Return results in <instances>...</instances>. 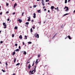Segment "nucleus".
Here are the masks:
<instances>
[{
	"label": "nucleus",
	"instance_id": "a211bd4d",
	"mask_svg": "<svg viewBox=\"0 0 75 75\" xmlns=\"http://www.w3.org/2000/svg\"><path fill=\"white\" fill-rule=\"evenodd\" d=\"M25 24L26 25H28V24H29V22H26V23H25Z\"/></svg>",
	"mask_w": 75,
	"mask_h": 75
},
{
	"label": "nucleus",
	"instance_id": "412c9836",
	"mask_svg": "<svg viewBox=\"0 0 75 75\" xmlns=\"http://www.w3.org/2000/svg\"><path fill=\"white\" fill-rule=\"evenodd\" d=\"M5 64L6 65V67H7V65H8V64H7V62H6L5 63Z\"/></svg>",
	"mask_w": 75,
	"mask_h": 75
},
{
	"label": "nucleus",
	"instance_id": "a19ab883",
	"mask_svg": "<svg viewBox=\"0 0 75 75\" xmlns=\"http://www.w3.org/2000/svg\"><path fill=\"white\" fill-rule=\"evenodd\" d=\"M8 12H9L8 11H7L6 12V14H8Z\"/></svg>",
	"mask_w": 75,
	"mask_h": 75
},
{
	"label": "nucleus",
	"instance_id": "ddd939ff",
	"mask_svg": "<svg viewBox=\"0 0 75 75\" xmlns=\"http://www.w3.org/2000/svg\"><path fill=\"white\" fill-rule=\"evenodd\" d=\"M31 19V18L30 17V16H29V19H28L27 20V21H30V19Z\"/></svg>",
	"mask_w": 75,
	"mask_h": 75
},
{
	"label": "nucleus",
	"instance_id": "393cba45",
	"mask_svg": "<svg viewBox=\"0 0 75 75\" xmlns=\"http://www.w3.org/2000/svg\"><path fill=\"white\" fill-rule=\"evenodd\" d=\"M28 44H31V43H32V42H28Z\"/></svg>",
	"mask_w": 75,
	"mask_h": 75
},
{
	"label": "nucleus",
	"instance_id": "423d86ee",
	"mask_svg": "<svg viewBox=\"0 0 75 75\" xmlns=\"http://www.w3.org/2000/svg\"><path fill=\"white\" fill-rule=\"evenodd\" d=\"M66 10H65V11H68V10H69V8H68V7H67L66 8Z\"/></svg>",
	"mask_w": 75,
	"mask_h": 75
},
{
	"label": "nucleus",
	"instance_id": "4be33fe9",
	"mask_svg": "<svg viewBox=\"0 0 75 75\" xmlns=\"http://www.w3.org/2000/svg\"><path fill=\"white\" fill-rule=\"evenodd\" d=\"M16 59H17L16 58H15L14 59V62H16Z\"/></svg>",
	"mask_w": 75,
	"mask_h": 75
},
{
	"label": "nucleus",
	"instance_id": "4468645a",
	"mask_svg": "<svg viewBox=\"0 0 75 75\" xmlns=\"http://www.w3.org/2000/svg\"><path fill=\"white\" fill-rule=\"evenodd\" d=\"M19 38L20 39H22V36L21 35H20V36H19Z\"/></svg>",
	"mask_w": 75,
	"mask_h": 75
},
{
	"label": "nucleus",
	"instance_id": "e433bc0d",
	"mask_svg": "<svg viewBox=\"0 0 75 75\" xmlns=\"http://www.w3.org/2000/svg\"><path fill=\"white\" fill-rule=\"evenodd\" d=\"M6 6H8V4L6 3Z\"/></svg>",
	"mask_w": 75,
	"mask_h": 75
},
{
	"label": "nucleus",
	"instance_id": "a878e982",
	"mask_svg": "<svg viewBox=\"0 0 75 75\" xmlns=\"http://www.w3.org/2000/svg\"><path fill=\"white\" fill-rule=\"evenodd\" d=\"M32 32H33V29H32V28H31L30 29V32L32 33Z\"/></svg>",
	"mask_w": 75,
	"mask_h": 75
},
{
	"label": "nucleus",
	"instance_id": "774afa93",
	"mask_svg": "<svg viewBox=\"0 0 75 75\" xmlns=\"http://www.w3.org/2000/svg\"><path fill=\"white\" fill-rule=\"evenodd\" d=\"M48 4H50V3H48Z\"/></svg>",
	"mask_w": 75,
	"mask_h": 75
},
{
	"label": "nucleus",
	"instance_id": "6ab92c4d",
	"mask_svg": "<svg viewBox=\"0 0 75 75\" xmlns=\"http://www.w3.org/2000/svg\"><path fill=\"white\" fill-rule=\"evenodd\" d=\"M34 63H35V61H33V64H32V67H33V66H34Z\"/></svg>",
	"mask_w": 75,
	"mask_h": 75
},
{
	"label": "nucleus",
	"instance_id": "c9c22d12",
	"mask_svg": "<svg viewBox=\"0 0 75 75\" xmlns=\"http://www.w3.org/2000/svg\"><path fill=\"white\" fill-rule=\"evenodd\" d=\"M16 14V13L14 12V13H12V14H13V15H14V14Z\"/></svg>",
	"mask_w": 75,
	"mask_h": 75
},
{
	"label": "nucleus",
	"instance_id": "6e6d98bb",
	"mask_svg": "<svg viewBox=\"0 0 75 75\" xmlns=\"http://www.w3.org/2000/svg\"><path fill=\"white\" fill-rule=\"evenodd\" d=\"M41 0H37V1H40Z\"/></svg>",
	"mask_w": 75,
	"mask_h": 75
},
{
	"label": "nucleus",
	"instance_id": "9b49d317",
	"mask_svg": "<svg viewBox=\"0 0 75 75\" xmlns=\"http://www.w3.org/2000/svg\"><path fill=\"white\" fill-rule=\"evenodd\" d=\"M67 37H68L69 39V40H71V36H68Z\"/></svg>",
	"mask_w": 75,
	"mask_h": 75
},
{
	"label": "nucleus",
	"instance_id": "c03bdc74",
	"mask_svg": "<svg viewBox=\"0 0 75 75\" xmlns=\"http://www.w3.org/2000/svg\"><path fill=\"white\" fill-rule=\"evenodd\" d=\"M67 7V6H65L64 8V9H65V8H66Z\"/></svg>",
	"mask_w": 75,
	"mask_h": 75
},
{
	"label": "nucleus",
	"instance_id": "bf43d9fd",
	"mask_svg": "<svg viewBox=\"0 0 75 75\" xmlns=\"http://www.w3.org/2000/svg\"><path fill=\"white\" fill-rule=\"evenodd\" d=\"M50 11V10H48V12L49 13Z\"/></svg>",
	"mask_w": 75,
	"mask_h": 75
},
{
	"label": "nucleus",
	"instance_id": "69168bd1",
	"mask_svg": "<svg viewBox=\"0 0 75 75\" xmlns=\"http://www.w3.org/2000/svg\"><path fill=\"white\" fill-rule=\"evenodd\" d=\"M1 33V31H0V33Z\"/></svg>",
	"mask_w": 75,
	"mask_h": 75
},
{
	"label": "nucleus",
	"instance_id": "4d7b16f0",
	"mask_svg": "<svg viewBox=\"0 0 75 75\" xmlns=\"http://www.w3.org/2000/svg\"><path fill=\"white\" fill-rule=\"evenodd\" d=\"M46 10H47V9H45L44 11H45Z\"/></svg>",
	"mask_w": 75,
	"mask_h": 75
},
{
	"label": "nucleus",
	"instance_id": "052dcab7",
	"mask_svg": "<svg viewBox=\"0 0 75 75\" xmlns=\"http://www.w3.org/2000/svg\"><path fill=\"white\" fill-rule=\"evenodd\" d=\"M57 11H59V9H58V8L57 9Z\"/></svg>",
	"mask_w": 75,
	"mask_h": 75
},
{
	"label": "nucleus",
	"instance_id": "c85d7f7f",
	"mask_svg": "<svg viewBox=\"0 0 75 75\" xmlns=\"http://www.w3.org/2000/svg\"><path fill=\"white\" fill-rule=\"evenodd\" d=\"M37 7V5H34L33 7V8H35Z\"/></svg>",
	"mask_w": 75,
	"mask_h": 75
},
{
	"label": "nucleus",
	"instance_id": "4c0bfd02",
	"mask_svg": "<svg viewBox=\"0 0 75 75\" xmlns=\"http://www.w3.org/2000/svg\"><path fill=\"white\" fill-rule=\"evenodd\" d=\"M49 0H46V2H48V1H49Z\"/></svg>",
	"mask_w": 75,
	"mask_h": 75
},
{
	"label": "nucleus",
	"instance_id": "20e7f679",
	"mask_svg": "<svg viewBox=\"0 0 75 75\" xmlns=\"http://www.w3.org/2000/svg\"><path fill=\"white\" fill-rule=\"evenodd\" d=\"M18 21L20 23H21L22 22V20L20 19H19V18L18 19Z\"/></svg>",
	"mask_w": 75,
	"mask_h": 75
},
{
	"label": "nucleus",
	"instance_id": "b1692460",
	"mask_svg": "<svg viewBox=\"0 0 75 75\" xmlns=\"http://www.w3.org/2000/svg\"><path fill=\"white\" fill-rule=\"evenodd\" d=\"M68 14L69 13H66L65 14H64L63 16H67V15H68Z\"/></svg>",
	"mask_w": 75,
	"mask_h": 75
},
{
	"label": "nucleus",
	"instance_id": "49530a36",
	"mask_svg": "<svg viewBox=\"0 0 75 75\" xmlns=\"http://www.w3.org/2000/svg\"><path fill=\"white\" fill-rule=\"evenodd\" d=\"M67 38H68V37H66V38H65V39H67Z\"/></svg>",
	"mask_w": 75,
	"mask_h": 75
},
{
	"label": "nucleus",
	"instance_id": "680f3d73",
	"mask_svg": "<svg viewBox=\"0 0 75 75\" xmlns=\"http://www.w3.org/2000/svg\"><path fill=\"white\" fill-rule=\"evenodd\" d=\"M38 23H41V22L40 21L39 22H38Z\"/></svg>",
	"mask_w": 75,
	"mask_h": 75
},
{
	"label": "nucleus",
	"instance_id": "37998d69",
	"mask_svg": "<svg viewBox=\"0 0 75 75\" xmlns=\"http://www.w3.org/2000/svg\"><path fill=\"white\" fill-rule=\"evenodd\" d=\"M9 20H10V19H9V18H8V19H7V21H9Z\"/></svg>",
	"mask_w": 75,
	"mask_h": 75
},
{
	"label": "nucleus",
	"instance_id": "603ef678",
	"mask_svg": "<svg viewBox=\"0 0 75 75\" xmlns=\"http://www.w3.org/2000/svg\"><path fill=\"white\" fill-rule=\"evenodd\" d=\"M28 63H30V62H27V64H28Z\"/></svg>",
	"mask_w": 75,
	"mask_h": 75
},
{
	"label": "nucleus",
	"instance_id": "dca6fc26",
	"mask_svg": "<svg viewBox=\"0 0 75 75\" xmlns=\"http://www.w3.org/2000/svg\"><path fill=\"white\" fill-rule=\"evenodd\" d=\"M16 54V52H14L13 53H12V55H14Z\"/></svg>",
	"mask_w": 75,
	"mask_h": 75
},
{
	"label": "nucleus",
	"instance_id": "58836bf2",
	"mask_svg": "<svg viewBox=\"0 0 75 75\" xmlns=\"http://www.w3.org/2000/svg\"><path fill=\"white\" fill-rule=\"evenodd\" d=\"M14 37V34H13L12 35V37Z\"/></svg>",
	"mask_w": 75,
	"mask_h": 75
},
{
	"label": "nucleus",
	"instance_id": "f257e3e1",
	"mask_svg": "<svg viewBox=\"0 0 75 75\" xmlns=\"http://www.w3.org/2000/svg\"><path fill=\"white\" fill-rule=\"evenodd\" d=\"M36 67H37L36 66H35V68H34V70H33L32 71V70H30V73H31V74H30V75H31L32 74H34V73H33V72H34H34H35V70L36 69Z\"/></svg>",
	"mask_w": 75,
	"mask_h": 75
},
{
	"label": "nucleus",
	"instance_id": "f704fd0d",
	"mask_svg": "<svg viewBox=\"0 0 75 75\" xmlns=\"http://www.w3.org/2000/svg\"><path fill=\"white\" fill-rule=\"evenodd\" d=\"M3 42L2 41H0V43L1 44H3Z\"/></svg>",
	"mask_w": 75,
	"mask_h": 75
},
{
	"label": "nucleus",
	"instance_id": "2f4dec72",
	"mask_svg": "<svg viewBox=\"0 0 75 75\" xmlns=\"http://www.w3.org/2000/svg\"><path fill=\"white\" fill-rule=\"evenodd\" d=\"M41 57L40 54H38V57Z\"/></svg>",
	"mask_w": 75,
	"mask_h": 75
},
{
	"label": "nucleus",
	"instance_id": "1a4fd4ad",
	"mask_svg": "<svg viewBox=\"0 0 75 75\" xmlns=\"http://www.w3.org/2000/svg\"><path fill=\"white\" fill-rule=\"evenodd\" d=\"M54 6H51V9H52V10L53 11H54V10H53V9H54Z\"/></svg>",
	"mask_w": 75,
	"mask_h": 75
},
{
	"label": "nucleus",
	"instance_id": "c756f323",
	"mask_svg": "<svg viewBox=\"0 0 75 75\" xmlns=\"http://www.w3.org/2000/svg\"><path fill=\"white\" fill-rule=\"evenodd\" d=\"M20 64L19 63H18V64H16V66H18L19 65H20Z\"/></svg>",
	"mask_w": 75,
	"mask_h": 75
},
{
	"label": "nucleus",
	"instance_id": "f8f14e48",
	"mask_svg": "<svg viewBox=\"0 0 75 75\" xmlns=\"http://www.w3.org/2000/svg\"><path fill=\"white\" fill-rule=\"evenodd\" d=\"M3 25H4V26H7V25L4 23H3Z\"/></svg>",
	"mask_w": 75,
	"mask_h": 75
},
{
	"label": "nucleus",
	"instance_id": "cd10ccee",
	"mask_svg": "<svg viewBox=\"0 0 75 75\" xmlns=\"http://www.w3.org/2000/svg\"><path fill=\"white\" fill-rule=\"evenodd\" d=\"M1 71H3V72H6V71L4 70L3 69H2Z\"/></svg>",
	"mask_w": 75,
	"mask_h": 75
},
{
	"label": "nucleus",
	"instance_id": "338daca9",
	"mask_svg": "<svg viewBox=\"0 0 75 75\" xmlns=\"http://www.w3.org/2000/svg\"><path fill=\"white\" fill-rule=\"evenodd\" d=\"M57 9H58V7H57Z\"/></svg>",
	"mask_w": 75,
	"mask_h": 75
},
{
	"label": "nucleus",
	"instance_id": "5701e85b",
	"mask_svg": "<svg viewBox=\"0 0 75 75\" xmlns=\"http://www.w3.org/2000/svg\"><path fill=\"white\" fill-rule=\"evenodd\" d=\"M18 28V27L16 26L14 28V29L15 30H16V29H17Z\"/></svg>",
	"mask_w": 75,
	"mask_h": 75
},
{
	"label": "nucleus",
	"instance_id": "864d4df0",
	"mask_svg": "<svg viewBox=\"0 0 75 75\" xmlns=\"http://www.w3.org/2000/svg\"><path fill=\"white\" fill-rule=\"evenodd\" d=\"M31 21L32 22H34V20H32Z\"/></svg>",
	"mask_w": 75,
	"mask_h": 75
},
{
	"label": "nucleus",
	"instance_id": "de8ad7c7",
	"mask_svg": "<svg viewBox=\"0 0 75 75\" xmlns=\"http://www.w3.org/2000/svg\"><path fill=\"white\" fill-rule=\"evenodd\" d=\"M33 28V29H35V27H32Z\"/></svg>",
	"mask_w": 75,
	"mask_h": 75
},
{
	"label": "nucleus",
	"instance_id": "2eb2a0df",
	"mask_svg": "<svg viewBox=\"0 0 75 75\" xmlns=\"http://www.w3.org/2000/svg\"><path fill=\"white\" fill-rule=\"evenodd\" d=\"M23 52H24V55H26V54H27V53L25 51H24Z\"/></svg>",
	"mask_w": 75,
	"mask_h": 75
},
{
	"label": "nucleus",
	"instance_id": "8fccbe9b",
	"mask_svg": "<svg viewBox=\"0 0 75 75\" xmlns=\"http://www.w3.org/2000/svg\"><path fill=\"white\" fill-rule=\"evenodd\" d=\"M1 14H2V12H1L0 13V15H1Z\"/></svg>",
	"mask_w": 75,
	"mask_h": 75
},
{
	"label": "nucleus",
	"instance_id": "7c9ffc66",
	"mask_svg": "<svg viewBox=\"0 0 75 75\" xmlns=\"http://www.w3.org/2000/svg\"><path fill=\"white\" fill-rule=\"evenodd\" d=\"M67 3V0H65V3L66 4Z\"/></svg>",
	"mask_w": 75,
	"mask_h": 75
},
{
	"label": "nucleus",
	"instance_id": "0e129e2a",
	"mask_svg": "<svg viewBox=\"0 0 75 75\" xmlns=\"http://www.w3.org/2000/svg\"><path fill=\"white\" fill-rule=\"evenodd\" d=\"M55 9V10H57V8H54Z\"/></svg>",
	"mask_w": 75,
	"mask_h": 75
},
{
	"label": "nucleus",
	"instance_id": "6e6552de",
	"mask_svg": "<svg viewBox=\"0 0 75 75\" xmlns=\"http://www.w3.org/2000/svg\"><path fill=\"white\" fill-rule=\"evenodd\" d=\"M16 6H17V3H15V4L13 6V8H15V7H16Z\"/></svg>",
	"mask_w": 75,
	"mask_h": 75
},
{
	"label": "nucleus",
	"instance_id": "3c124183",
	"mask_svg": "<svg viewBox=\"0 0 75 75\" xmlns=\"http://www.w3.org/2000/svg\"><path fill=\"white\" fill-rule=\"evenodd\" d=\"M71 0H68V2L69 3Z\"/></svg>",
	"mask_w": 75,
	"mask_h": 75
},
{
	"label": "nucleus",
	"instance_id": "72a5a7b5",
	"mask_svg": "<svg viewBox=\"0 0 75 75\" xmlns=\"http://www.w3.org/2000/svg\"><path fill=\"white\" fill-rule=\"evenodd\" d=\"M24 14V12H23L22 14V16H23Z\"/></svg>",
	"mask_w": 75,
	"mask_h": 75
},
{
	"label": "nucleus",
	"instance_id": "aec40b11",
	"mask_svg": "<svg viewBox=\"0 0 75 75\" xmlns=\"http://www.w3.org/2000/svg\"><path fill=\"white\" fill-rule=\"evenodd\" d=\"M38 12L39 13H41V11L40 10H38Z\"/></svg>",
	"mask_w": 75,
	"mask_h": 75
},
{
	"label": "nucleus",
	"instance_id": "7ed1b4c3",
	"mask_svg": "<svg viewBox=\"0 0 75 75\" xmlns=\"http://www.w3.org/2000/svg\"><path fill=\"white\" fill-rule=\"evenodd\" d=\"M42 6H43L45 5L44 2V0H42Z\"/></svg>",
	"mask_w": 75,
	"mask_h": 75
},
{
	"label": "nucleus",
	"instance_id": "9d476101",
	"mask_svg": "<svg viewBox=\"0 0 75 75\" xmlns=\"http://www.w3.org/2000/svg\"><path fill=\"white\" fill-rule=\"evenodd\" d=\"M31 67V65L29 64L28 66V68L29 69H30V68Z\"/></svg>",
	"mask_w": 75,
	"mask_h": 75
},
{
	"label": "nucleus",
	"instance_id": "0eeeda50",
	"mask_svg": "<svg viewBox=\"0 0 75 75\" xmlns=\"http://www.w3.org/2000/svg\"><path fill=\"white\" fill-rule=\"evenodd\" d=\"M33 15H34L33 18H35V17H36V16H35V15H36V14H35V13H34Z\"/></svg>",
	"mask_w": 75,
	"mask_h": 75
},
{
	"label": "nucleus",
	"instance_id": "5fc2aeb1",
	"mask_svg": "<svg viewBox=\"0 0 75 75\" xmlns=\"http://www.w3.org/2000/svg\"><path fill=\"white\" fill-rule=\"evenodd\" d=\"M23 45H24V44H25L24 42H23Z\"/></svg>",
	"mask_w": 75,
	"mask_h": 75
},
{
	"label": "nucleus",
	"instance_id": "bb28decb",
	"mask_svg": "<svg viewBox=\"0 0 75 75\" xmlns=\"http://www.w3.org/2000/svg\"><path fill=\"white\" fill-rule=\"evenodd\" d=\"M25 38H26L25 40H27V36L25 35Z\"/></svg>",
	"mask_w": 75,
	"mask_h": 75
},
{
	"label": "nucleus",
	"instance_id": "f03ea898",
	"mask_svg": "<svg viewBox=\"0 0 75 75\" xmlns=\"http://www.w3.org/2000/svg\"><path fill=\"white\" fill-rule=\"evenodd\" d=\"M34 36L35 37H36V38H39V35L38 34H37V33H36L35 34Z\"/></svg>",
	"mask_w": 75,
	"mask_h": 75
},
{
	"label": "nucleus",
	"instance_id": "473e14b6",
	"mask_svg": "<svg viewBox=\"0 0 75 75\" xmlns=\"http://www.w3.org/2000/svg\"><path fill=\"white\" fill-rule=\"evenodd\" d=\"M57 34L56 33L55 35H54V36H53V38H54V37H55V36Z\"/></svg>",
	"mask_w": 75,
	"mask_h": 75
},
{
	"label": "nucleus",
	"instance_id": "a18cd8bd",
	"mask_svg": "<svg viewBox=\"0 0 75 75\" xmlns=\"http://www.w3.org/2000/svg\"><path fill=\"white\" fill-rule=\"evenodd\" d=\"M6 26H5L4 27V28H6Z\"/></svg>",
	"mask_w": 75,
	"mask_h": 75
},
{
	"label": "nucleus",
	"instance_id": "13d9d810",
	"mask_svg": "<svg viewBox=\"0 0 75 75\" xmlns=\"http://www.w3.org/2000/svg\"><path fill=\"white\" fill-rule=\"evenodd\" d=\"M43 8L44 9L45 8V6H44L43 7Z\"/></svg>",
	"mask_w": 75,
	"mask_h": 75
},
{
	"label": "nucleus",
	"instance_id": "79ce46f5",
	"mask_svg": "<svg viewBox=\"0 0 75 75\" xmlns=\"http://www.w3.org/2000/svg\"><path fill=\"white\" fill-rule=\"evenodd\" d=\"M19 49H21V47L20 46H19Z\"/></svg>",
	"mask_w": 75,
	"mask_h": 75
},
{
	"label": "nucleus",
	"instance_id": "09e8293b",
	"mask_svg": "<svg viewBox=\"0 0 75 75\" xmlns=\"http://www.w3.org/2000/svg\"><path fill=\"white\" fill-rule=\"evenodd\" d=\"M64 27L63 26V25H62V26H61V28H63Z\"/></svg>",
	"mask_w": 75,
	"mask_h": 75
},
{
	"label": "nucleus",
	"instance_id": "ea45409f",
	"mask_svg": "<svg viewBox=\"0 0 75 75\" xmlns=\"http://www.w3.org/2000/svg\"><path fill=\"white\" fill-rule=\"evenodd\" d=\"M17 45H18L17 44H15V46L17 47Z\"/></svg>",
	"mask_w": 75,
	"mask_h": 75
},
{
	"label": "nucleus",
	"instance_id": "f3484780",
	"mask_svg": "<svg viewBox=\"0 0 75 75\" xmlns=\"http://www.w3.org/2000/svg\"><path fill=\"white\" fill-rule=\"evenodd\" d=\"M15 51H16V52H18V51H19V49H16Z\"/></svg>",
	"mask_w": 75,
	"mask_h": 75
},
{
	"label": "nucleus",
	"instance_id": "e2e57ef3",
	"mask_svg": "<svg viewBox=\"0 0 75 75\" xmlns=\"http://www.w3.org/2000/svg\"><path fill=\"white\" fill-rule=\"evenodd\" d=\"M45 21L44 22V24H45Z\"/></svg>",
	"mask_w": 75,
	"mask_h": 75
},
{
	"label": "nucleus",
	"instance_id": "39448f33",
	"mask_svg": "<svg viewBox=\"0 0 75 75\" xmlns=\"http://www.w3.org/2000/svg\"><path fill=\"white\" fill-rule=\"evenodd\" d=\"M38 61V59H37L36 62H35V64H37L38 63L39 61Z\"/></svg>",
	"mask_w": 75,
	"mask_h": 75
}]
</instances>
